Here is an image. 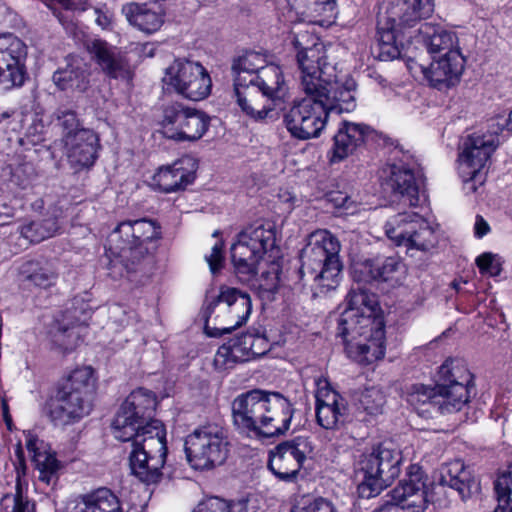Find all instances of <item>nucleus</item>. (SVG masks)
<instances>
[{
  "label": "nucleus",
  "instance_id": "nucleus-40",
  "mask_svg": "<svg viewBox=\"0 0 512 512\" xmlns=\"http://www.w3.org/2000/svg\"><path fill=\"white\" fill-rule=\"evenodd\" d=\"M0 512H36L35 502L23 490L20 468H17L15 492L0 499Z\"/></svg>",
  "mask_w": 512,
  "mask_h": 512
},
{
  "label": "nucleus",
  "instance_id": "nucleus-38",
  "mask_svg": "<svg viewBox=\"0 0 512 512\" xmlns=\"http://www.w3.org/2000/svg\"><path fill=\"white\" fill-rule=\"evenodd\" d=\"M401 262L396 257H377L364 261L355 269L363 275L364 281L382 280L387 281L399 270Z\"/></svg>",
  "mask_w": 512,
  "mask_h": 512
},
{
  "label": "nucleus",
  "instance_id": "nucleus-21",
  "mask_svg": "<svg viewBox=\"0 0 512 512\" xmlns=\"http://www.w3.org/2000/svg\"><path fill=\"white\" fill-rule=\"evenodd\" d=\"M64 154L75 171L94 165L100 147L97 134L90 129L77 131L62 138Z\"/></svg>",
  "mask_w": 512,
  "mask_h": 512
},
{
  "label": "nucleus",
  "instance_id": "nucleus-16",
  "mask_svg": "<svg viewBox=\"0 0 512 512\" xmlns=\"http://www.w3.org/2000/svg\"><path fill=\"white\" fill-rule=\"evenodd\" d=\"M401 150L395 149L393 162L386 164L380 171L382 187L390 191L394 196L399 197L404 204L410 207L419 205V185L413 168V158L411 155L403 153L400 158L398 154Z\"/></svg>",
  "mask_w": 512,
  "mask_h": 512
},
{
  "label": "nucleus",
  "instance_id": "nucleus-1",
  "mask_svg": "<svg viewBox=\"0 0 512 512\" xmlns=\"http://www.w3.org/2000/svg\"><path fill=\"white\" fill-rule=\"evenodd\" d=\"M291 35L297 50L300 86L306 97L294 102L284 115V123L291 136L307 140L320 135L329 113L353 111L356 99L351 87L325 77V51L312 33L300 29L292 30Z\"/></svg>",
  "mask_w": 512,
  "mask_h": 512
},
{
  "label": "nucleus",
  "instance_id": "nucleus-43",
  "mask_svg": "<svg viewBox=\"0 0 512 512\" xmlns=\"http://www.w3.org/2000/svg\"><path fill=\"white\" fill-rule=\"evenodd\" d=\"M192 512H249L248 501L228 502L219 497H210L200 502Z\"/></svg>",
  "mask_w": 512,
  "mask_h": 512
},
{
  "label": "nucleus",
  "instance_id": "nucleus-56",
  "mask_svg": "<svg viewBox=\"0 0 512 512\" xmlns=\"http://www.w3.org/2000/svg\"><path fill=\"white\" fill-rule=\"evenodd\" d=\"M490 230L489 224L484 220V218L480 215L476 216V221L474 225V233L478 238H482L485 236Z\"/></svg>",
  "mask_w": 512,
  "mask_h": 512
},
{
  "label": "nucleus",
  "instance_id": "nucleus-23",
  "mask_svg": "<svg viewBox=\"0 0 512 512\" xmlns=\"http://www.w3.org/2000/svg\"><path fill=\"white\" fill-rule=\"evenodd\" d=\"M27 51L25 44L18 38H13L6 47L0 46V87L10 90L21 87L26 79L25 59Z\"/></svg>",
  "mask_w": 512,
  "mask_h": 512
},
{
  "label": "nucleus",
  "instance_id": "nucleus-41",
  "mask_svg": "<svg viewBox=\"0 0 512 512\" xmlns=\"http://www.w3.org/2000/svg\"><path fill=\"white\" fill-rule=\"evenodd\" d=\"M56 217L51 216L42 220L31 221L20 227V234L31 243H39L53 237L59 231Z\"/></svg>",
  "mask_w": 512,
  "mask_h": 512
},
{
  "label": "nucleus",
  "instance_id": "nucleus-50",
  "mask_svg": "<svg viewBox=\"0 0 512 512\" xmlns=\"http://www.w3.org/2000/svg\"><path fill=\"white\" fill-rule=\"evenodd\" d=\"M291 512H337L332 502L324 498L315 499L307 506H295Z\"/></svg>",
  "mask_w": 512,
  "mask_h": 512
},
{
  "label": "nucleus",
  "instance_id": "nucleus-29",
  "mask_svg": "<svg viewBox=\"0 0 512 512\" xmlns=\"http://www.w3.org/2000/svg\"><path fill=\"white\" fill-rule=\"evenodd\" d=\"M370 131V127L365 124L343 121L334 136L331 161L339 162L353 154L364 143Z\"/></svg>",
  "mask_w": 512,
  "mask_h": 512
},
{
  "label": "nucleus",
  "instance_id": "nucleus-60",
  "mask_svg": "<svg viewBox=\"0 0 512 512\" xmlns=\"http://www.w3.org/2000/svg\"><path fill=\"white\" fill-rule=\"evenodd\" d=\"M401 507L394 504L393 501H388L385 505L379 508L377 512H403L400 511Z\"/></svg>",
  "mask_w": 512,
  "mask_h": 512
},
{
  "label": "nucleus",
  "instance_id": "nucleus-57",
  "mask_svg": "<svg viewBox=\"0 0 512 512\" xmlns=\"http://www.w3.org/2000/svg\"><path fill=\"white\" fill-rule=\"evenodd\" d=\"M331 201L335 204L336 207L346 208L350 207V197L344 193L338 192L335 195L331 196Z\"/></svg>",
  "mask_w": 512,
  "mask_h": 512
},
{
  "label": "nucleus",
  "instance_id": "nucleus-24",
  "mask_svg": "<svg viewBox=\"0 0 512 512\" xmlns=\"http://www.w3.org/2000/svg\"><path fill=\"white\" fill-rule=\"evenodd\" d=\"M464 64L462 53L452 52L451 56H433L431 64L428 67L421 66V71L433 87L443 89L459 82Z\"/></svg>",
  "mask_w": 512,
  "mask_h": 512
},
{
  "label": "nucleus",
  "instance_id": "nucleus-51",
  "mask_svg": "<svg viewBox=\"0 0 512 512\" xmlns=\"http://www.w3.org/2000/svg\"><path fill=\"white\" fill-rule=\"evenodd\" d=\"M251 335V346L252 358L259 357L267 353L270 349V343L266 336L256 330L250 331Z\"/></svg>",
  "mask_w": 512,
  "mask_h": 512
},
{
  "label": "nucleus",
  "instance_id": "nucleus-54",
  "mask_svg": "<svg viewBox=\"0 0 512 512\" xmlns=\"http://www.w3.org/2000/svg\"><path fill=\"white\" fill-rule=\"evenodd\" d=\"M311 9L318 14L332 13L336 7L335 0H308Z\"/></svg>",
  "mask_w": 512,
  "mask_h": 512
},
{
  "label": "nucleus",
  "instance_id": "nucleus-14",
  "mask_svg": "<svg viewBox=\"0 0 512 512\" xmlns=\"http://www.w3.org/2000/svg\"><path fill=\"white\" fill-rule=\"evenodd\" d=\"M437 225L416 212H403L391 217L385 224L386 235L398 246L429 251L438 242Z\"/></svg>",
  "mask_w": 512,
  "mask_h": 512
},
{
  "label": "nucleus",
  "instance_id": "nucleus-45",
  "mask_svg": "<svg viewBox=\"0 0 512 512\" xmlns=\"http://www.w3.org/2000/svg\"><path fill=\"white\" fill-rule=\"evenodd\" d=\"M385 403V396L382 391L376 387L364 389L358 397L359 408L370 415H376L382 412Z\"/></svg>",
  "mask_w": 512,
  "mask_h": 512
},
{
  "label": "nucleus",
  "instance_id": "nucleus-39",
  "mask_svg": "<svg viewBox=\"0 0 512 512\" xmlns=\"http://www.w3.org/2000/svg\"><path fill=\"white\" fill-rule=\"evenodd\" d=\"M266 57L255 51L246 52L233 62L234 83H253L254 76L267 66Z\"/></svg>",
  "mask_w": 512,
  "mask_h": 512
},
{
  "label": "nucleus",
  "instance_id": "nucleus-4",
  "mask_svg": "<svg viewBox=\"0 0 512 512\" xmlns=\"http://www.w3.org/2000/svg\"><path fill=\"white\" fill-rule=\"evenodd\" d=\"M293 414L291 402L278 392L255 389L238 395L232 402L234 426L240 433L253 438L285 434Z\"/></svg>",
  "mask_w": 512,
  "mask_h": 512
},
{
  "label": "nucleus",
  "instance_id": "nucleus-17",
  "mask_svg": "<svg viewBox=\"0 0 512 512\" xmlns=\"http://www.w3.org/2000/svg\"><path fill=\"white\" fill-rule=\"evenodd\" d=\"M160 234V227L155 221L142 218L121 222L111 233L110 241L120 239V256L134 264L148 254V244L159 239Z\"/></svg>",
  "mask_w": 512,
  "mask_h": 512
},
{
  "label": "nucleus",
  "instance_id": "nucleus-46",
  "mask_svg": "<svg viewBox=\"0 0 512 512\" xmlns=\"http://www.w3.org/2000/svg\"><path fill=\"white\" fill-rule=\"evenodd\" d=\"M237 350L230 344L229 341L221 345L214 357V366L217 370H227L234 367L237 363H242L238 359Z\"/></svg>",
  "mask_w": 512,
  "mask_h": 512
},
{
  "label": "nucleus",
  "instance_id": "nucleus-62",
  "mask_svg": "<svg viewBox=\"0 0 512 512\" xmlns=\"http://www.w3.org/2000/svg\"><path fill=\"white\" fill-rule=\"evenodd\" d=\"M147 48H149V50L147 51L146 55L148 57H153L154 56V48L150 45H146L144 49L146 50Z\"/></svg>",
  "mask_w": 512,
  "mask_h": 512
},
{
  "label": "nucleus",
  "instance_id": "nucleus-2",
  "mask_svg": "<svg viewBox=\"0 0 512 512\" xmlns=\"http://www.w3.org/2000/svg\"><path fill=\"white\" fill-rule=\"evenodd\" d=\"M155 395L146 389L133 391L121 404L112 423L114 437L132 442L129 466L132 473L148 485L158 483L166 462V432L153 418Z\"/></svg>",
  "mask_w": 512,
  "mask_h": 512
},
{
  "label": "nucleus",
  "instance_id": "nucleus-34",
  "mask_svg": "<svg viewBox=\"0 0 512 512\" xmlns=\"http://www.w3.org/2000/svg\"><path fill=\"white\" fill-rule=\"evenodd\" d=\"M22 280L40 289L56 285L59 274L55 266L47 260H27L19 269Z\"/></svg>",
  "mask_w": 512,
  "mask_h": 512
},
{
  "label": "nucleus",
  "instance_id": "nucleus-63",
  "mask_svg": "<svg viewBox=\"0 0 512 512\" xmlns=\"http://www.w3.org/2000/svg\"><path fill=\"white\" fill-rule=\"evenodd\" d=\"M452 285H453V287H454L456 290H458V289H459V284H458V283L453 282V283H452Z\"/></svg>",
  "mask_w": 512,
  "mask_h": 512
},
{
  "label": "nucleus",
  "instance_id": "nucleus-7",
  "mask_svg": "<svg viewBox=\"0 0 512 512\" xmlns=\"http://www.w3.org/2000/svg\"><path fill=\"white\" fill-rule=\"evenodd\" d=\"M432 12V0H382L377 14L378 58L390 61L399 57L396 26L412 28Z\"/></svg>",
  "mask_w": 512,
  "mask_h": 512
},
{
  "label": "nucleus",
  "instance_id": "nucleus-25",
  "mask_svg": "<svg viewBox=\"0 0 512 512\" xmlns=\"http://www.w3.org/2000/svg\"><path fill=\"white\" fill-rule=\"evenodd\" d=\"M347 401L338 392L327 390L316 396V419L324 429H339L348 419Z\"/></svg>",
  "mask_w": 512,
  "mask_h": 512
},
{
  "label": "nucleus",
  "instance_id": "nucleus-47",
  "mask_svg": "<svg viewBox=\"0 0 512 512\" xmlns=\"http://www.w3.org/2000/svg\"><path fill=\"white\" fill-rule=\"evenodd\" d=\"M279 264L272 262L267 270H263L258 279L259 288L267 292H275L280 283Z\"/></svg>",
  "mask_w": 512,
  "mask_h": 512
},
{
  "label": "nucleus",
  "instance_id": "nucleus-10",
  "mask_svg": "<svg viewBox=\"0 0 512 512\" xmlns=\"http://www.w3.org/2000/svg\"><path fill=\"white\" fill-rule=\"evenodd\" d=\"M252 311L250 295L238 288L221 286L219 294L203 310L209 336L230 333L244 324Z\"/></svg>",
  "mask_w": 512,
  "mask_h": 512
},
{
  "label": "nucleus",
  "instance_id": "nucleus-37",
  "mask_svg": "<svg viewBox=\"0 0 512 512\" xmlns=\"http://www.w3.org/2000/svg\"><path fill=\"white\" fill-rule=\"evenodd\" d=\"M122 13L131 25L147 34L156 32L163 24L162 14L153 11L146 4L128 3L123 6Z\"/></svg>",
  "mask_w": 512,
  "mask_h": 512
},
{
  "label": "nucleus",
  "instance_id": "nucleus-15",
  "mask_svg": "<svg viewBox=\"0 0 512 512\" xmlns=\"http://www.w3.org/2000/svg\"><path fill=\"white\" fill-rule=\"evenodd\" d=\"M162 82L167 89L192 101L205 99L212 87L207 70L199 62L184 58L175 59L165 69Z\"/></svg>",
  "mask_w": 512,
  "mask_h": 512
},
{
  "label": "nucleus",
  "instance_id": "nucleus-58",
  "mask_svg": "<svg viewBox=\"0 0 512 512\" xmlns=\"http://www.w3.org/2000/svg\"><path fill=\"white\" fill-rule=\"evenodd\" d=\"M14 216V210L7 204L0 206V224H4L6 220Z\"/></svg>",
  "mask_w": 512,
  "mask_h": 512
},
{
  "label": "nucleus",
  "instance_id": "nucleus-33",
  "mask_svg": "<svg viewBox=\"0 0 512 512\" xmlns=\"http://www.w3.org/2000/svg\"><path fill=\"white\" fill-rule=\"evenodd\" d=\"M88 69L83 59L69 58L65 68H60L53 74V82L61 90L85 91L88 87Z\"/></svg>",
  "mask_w": 512,
  "mask_h": 512
},
{
  "label": "nucleus",
  "instance_id": "nucleus-5",
  "mask_svg": "<svg viewBox=\"0 0 512 512\" xmlns=\"http://www.w3.org/2000/svg\"><path fill=\"white\" fill-rule=\"evenodd\" d=\"M473 375L464 360L447 359L438 371L434 387L417 384L408 396L417 413L426 418L460 411L470 400Z\"/></svg>",
  "mask_w": 512,
  "mask_h": 512
},
{
  "label": "nucleus",
  "instance_id": "nucleus-11",
  "mask_svg": "<svg viewBox=\"0 0 512 512\" xmlns=\"http://www.w3.org/2000/svg\"><path fill=\"white\" fill-rule=\"evenodd\" d=\"M275 244L276 228L272 222L257 221L243 229L231 247V259L239 278L248 281L255 276L259 260Z\"/></svg>",
  "mask_w": 512,
  "mask_h": 512
},
{
  "label": "nucleus",
  "instance_id": "nucleus-22",
  "mask_svg": "<svg viewBox=\"0 0 512 512\" xmlns=\"http://www.w3.org/2000/svg\"><path fill=\"white\" fill-rule=\"evenodd\" d=\"M87 49L92 59L101 70L110 78L129 82L133 72L127 56L119 48L106 41L95 39L87 44Z\"/></svg>",
  "mask_w": 512,
  "mask_h": 512
},
{
  "label": "nucleus",
  "instance_id": "nucleus-30",
  "mask_svg": "<svg viewBox=\"0 0 512 512\" xmlns=\"http://www.w3.org/2000/svg\"><path fill=\"white\" fill-rule=\"evenodd\" d=\"M419 36L431 56H451L452 52H461L458 38L455 33L447 31L440 26L423 23L417 29Z\"/></svg>",
  "mask_w": 512,
  "mask_h": 512
},
{
  "label": "nucleus",
  "instance_id": "nucleus-19",
  "mask_svg": "<svg viewBox=\"0 0 512 512\" xmlns=\"http://www.w3.org/2000/svg\"><path fill=\"white\" fill-rule=\"evenodd\" d=\"M209 126V118L195 109L174 103L164 109V133L176 141H196L200 139Z\"/></svg>",
  "mask_w": 512,
  "mask_h": 512
},
{
  "label": "nucleus",
  "instance_id": "nucleus-48",
  "mask_svg": "<svg viewBox=\"0 0 512 512\" xmlns=\"http://www.w3.org/2000/svg\"><path fill=\"white\" fill-rule=\"evenodd\" d=\"M476 264L482 274L489 276H498L502 270L499 257L491 252L479 255Z\"/></svg>",
  "mask_w": 512,
  "mask_h": 512
},
{
  "label": "nucleus",
  "instance_id": "nucleus-53",
  "mask_svg": "<svg viewBox=\"0 0 512 512\" xmlns=\"http://www.w3.org/2000/svg\"><path fill=\"white\" fill-rule=\"evenodd\" d=\"M207 263L209 264L210 270L213 274L217 273L221 267L223 262V256H222V244L216 243L210 255L205 257Z\"/></svg>",
  "mask_w": 512,
  "mask_h": 512
},
{
  "label": "nucleus",
  "instance_id": "nucleus-61",
  "mask_svg": "<svg viewBox=\"0 0 512 512\" xmlns=\"http://www.w3.org/2000/svg\"><path fill=\"white\" fill-rule=\"evenodd\" d=\"M286 17H287V20H288L289 22H291V23H295V22H297V21H299V20H300V19L298 18V16H297V13L293 12L292 10H289V11H288V13H287Z\"/></svg>",
  "mask_w": 512,
  "mask_h": 512
},
{
  "label": "nucleus",
  "instance_id": "nucleus-35",
  "mask_svg": "<svg viewBox=\"0 0 512 512\" xmlns=\"http://www.w3.org/2000/svg\"><path fill=\"white\" fill-rule=\"evenodd\" d=\"M51 348L59 353L66 354L73 351L79 342V332L73 322L65 315L56 318L48 330Z\"/></svg>",
  "mask_w": 512,
  "mask_h": 512
},
{
  "label": "nucleus",
  "instance_id": "nucleus-42",
  "mask_svg": "<svg viewBox=\"0 0 512 512\" xmlns=\"http://www.w3.org/2000/svg\"><path fill=\"white\" fill-rule=\"evenodd\" d=\"M497 506L494 512H512V465L494 483Z\"/></svg>",
  "mask_w": 512,
  "mask_h": 512
},
{
  "label": "nucleus",
  "instance_id": "nucleus-9",
  "mask_svg": "<svg viewBox=\"0 0 512 512\" xmlns=\"http://www.w3.org/2000/svg\"><path fill=\"white\" fill-rule=\"evenodd\" d=\"M402 453L391 443H382L361 455L356 467L358 491L364 498L378 495L400 474Z\"/></svg>",
  "mask_w": 512,
  "mask_h": 512
},
{
  "label": "nucleus",
  "instance_id": "nucleus-52",
  "mask_svg": "<svg viewBox=\"0 0 512 512\" xmlns=\"http://www.w3.org/2000/svg\"><path fill=\"white\" fill-rule=\"evenodd\" d=\"M109 317L115 324L124 327L130 324L135 314L133 311H128L120 305H113L109 309Z\"/></svg>",
  "mask_w": 512,
  "mask_h": 512
},
{
  "label": "nucleus",
  "instance_id": "nucleus-3",
  "mask_svg": "<svg viewBox=\"0 0 512 512\" xmlns=\"http://www.w3.org/2000/svg\"><path fill=\"white\" fill-rule=\"evenodd\" d=\"M347 306L338 320L337 336L349 358L370 364L385 355V324L375 294L358 287L347 296Z\"/></svg>",
  "mask_w": 512,
  "mask_h": 512
},
{
  "label": "nucleus",
  "instance_id": "nucleus-6",
  "mask_svg": "<svg viewBox=\"0 0 512 512\" xmlns=\"http://www.w3.org/2000/svg\"><path fill=\"white\" fill-rule=\"evenodd\" d=\"M340 250V241L326 229L308 235L300 254L299 273L302 279L308 276L314 282L315 293L325 294L339 285L342 272Z\"/></svg>",
  "mask_w": 512,
  "mask_h": 512
},
{
  "label": "nucleus",
  "instance_id": "nucleus-26",
  "mask_svg": "<svg viewBox=\"0 0 512 512\" xmlns=\"http://www.w3.org/2000/svg\"><path fill=\"white\" fill-rule=\"evenodd\" d=\"M234 97L241 112L254 121H263L276 106L253 83H234Z\"/></svg>",
  "mask_w": 512,
  "mask_h": 512
},
{
  "label": "nucleus",
  "instance_id": "nucleus-55",
  "mask_svg": "<svg viewBox=\"0 0 512 512\" xmlns=\"http://www.w3.org/2000/svg\"><path fill=\"white\" fill-rule=\"evenodd\" d=\"M504 127H506L509 131H512V111L509 113L507 119L502 117L492 119L489 129L495 136L498 137V133L502 131Z\"/></svg>",
  "mask_w": 512,
  "mask_h": 512
},
{
  "label": "nucleus",
  "instance_id": "nucleus-18",
  "mask_svg": "<svg viewBox=\"0 0 512 512\" xmlns=\"http://www.w3.org/2000/svg\"><path fill=\"white\" fill-rule=\"evenodd\" d=\"M313 453V445L308 437L297 436L279 443L270 451L268 467L281 481L293 482L305 460Z\"/></svg>",
  "mask_w": 512,
  "mask_h": 512
},
{
  "label": "nucleus",
  "instance_id": "nucleus-49",
  "mask_svg": "<svg viewBox=\"0 0 512 512\" xmlns=\"http://www.w3.org/2000/svg\"><path fill=\"white\" fill-rule=\"evenodd\" d=\"M229 342L238 351V359L242 362L252 359L251 346H253V343H251L250 331L230 339Z\"/></svg>",
  "mask_w": 512,
  "mask_h": 512
},
{
  "label": "nucleus",
  "instance_id": "nucleus-20",
  "mask_svg": "<svg viewBox=\"0 0 512 512\" xmlns=\"http://www.w3.org/2000/svg\"><path fill=\"white\" fill-rule=\"evenodd\" d=\"M427 477L417 464L409 466L406 477L390 493L391 501L403 512H424L427 508Z\"/></svg>",
  "mask_w": 512,
  "mask_h": 512
},
{
  "label": "nucleus",
  "instance_id": "nucleus-59",
  "mask_svg": "<svg viewBox=\"0 0 512 512\" xmlns=\"http://www.w3.org/2000/svg\"><path fill=\"white\" fill-rule=\"evenodd\" d=\"M96 23L101 26L103 29L108 28L111 24V17L105 13L100 11H96Z\"/></svg>",
  "mask_w": 512,
  "mask_h": 512
},
{
  "label": "nucleus",
  "instance_id": "nucleus-13",
  "mask_svg": "<svg viewBox=\"0 0 512 512\" xmlns=\"http://www.w3.org/2000/svg\"><path fill=\"white\" fill-rule=\"evenodd\" d=\"M498 145L499 139L490 129L488 134H472L464 140L458 162L466 194L476 193L485 183L487 162Z\"/></svg>",
  "mask_w": 512,
  "mask_h": 512
},
{
  "label": "nucleus",
  "instance_id": "nucleus-32",
  "mask_svg": "<svg viewBox=\"0 0 512 512\" xmlns=\"http://www.w3.org/2000/svg\"><path fill=\"white\" fill-rule=\"evenodd\" d=\"M253 85L275 106L284 102L287 86L281 68L273 63L260 70L254 76Z\"/></svg>",
  "mask_w": 512,
  "mask_h": 512
},
{
  "label": "nucleus",
  "instance_id": "nucleus-8",
  "mask_svg": "<svg viewBox=\"0 0 512 512\" xmlns=\"http://www.w3.org/2000/svg\"><path fill=\"white\" fill-rule=\"evenodd\" d=\"M93 369L77 368L69 375L50 408V419L56 426L73 424L92 409V395L95 390Z\"/></svg>",
  "mask_w": 512,
  "mask_h": 512
},
{
  "label": "nucleus",
  "instance_id": "nucleus-31",
  "mask_svg": "<svg viewBox=\"0 0 512 512\" xmlns=\"http://www.w3.org/2000/svg\"><path fill=\"white\" fill-rule=\"evenodd\" d=\"M26 448L39 472V480L48 485L54 482L59 462L55 455L48 450L46 443L33 434L27 433Z\"/></svg>",
  "mask_w": 512,
  "mask_h": 512
},
{
  "label": "nucleus",
  "instance_id": "nucleus-44",
  "mask_svg": "<svg viewBox=\"0 0 512 512\" xmlns=\"http://www.w3.org/2000/svg\"><path fill=\"white\" fill-rule=\"evenodd\" d=\"M52 120L61 129L62 138H65L68 134H76L77 131L84 129L80 128L75 111L66 106L58 107L53 113Z\"/></svg>",
  "mask_w": 512,
  "mask_h": 512
},
{
  "label": "nucleus",
  "instance_id": "nucleus-28",
  "mask_svg": "<svg viewBox=\"0 0 512 512\" xmlns=\"http://www.w3.org/2000/svg\"><path fill=\"white\" fill-rule=\"evenodd\" d=\"M439 482L441 485L456 490L463 500L480 491V483L473 471L466 467L461 460H454L443 466Z\"/></svg>",
  "mask_w": 512,
  "mask_h": 512
},
{
  "label": "nucleus",
  "instance_id": "nucleus-27",
  "mask_svg": "<svg viewBox=\"0 0 512 512\" xmlns=\"http://www.w3.org/2000/svg\"><path fill=\"white\" fill-rule=\"evenodd\" d=\"M195 163L192 158L184 157L172 165L161 167L153 177L154 183L164 193L185 189L195 179Z\"/></svg>",
  "mask_w": 512,
  "mask_h": 512
},
{
  "label": "nucleus",
  "instance_id": "nucleus-12",
  "mask_svg": "<svg viewBox=\"0 0 512 512\" xmlns=\"http://www.w3.org/2000/svg\"><path fill=\"white\" fill-rule=\"evenodd\" d=\"M184 447L187 460L193 469L210 470L226 461L229 441L221 426L207 424L189 434Z\"/></svg>",
  "mask_w": 512,
  "mask_h": 512
},
{
  "label": "nucleus",
  "instance_id": "nucleus-36",
  "mask_svg": "<svg viewBox=\"0 0 512 512\" xmlns=\"http://www.w3.org/2000/svg\"><path fill=\"white\" fill-rule=\"evenodd\" d=\"M107 510L108 512H123L118 497L107 488H100L81 497V502L73 507H67L65 512H94Z\"/></svg>",
  "mask_w": 512,
  "mask_h": 512
}]
</instances>
